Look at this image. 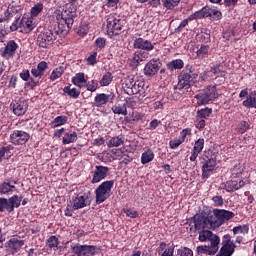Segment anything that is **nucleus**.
Instances as JSON below:
<instances>
[{
  "label": "nucleus",
  "instance_id": "nucleus-55",
  "mask_svg": "<svg viewBox=\"0 0 256 256\" xmlns=\"http://www.w3.org/2000/svg\"><path fill=\"white\" fill-rule=\"evenodd\" d=\"M3 211H9V201L7 198H0V213Z\"/></svg>",
  "mask_w": 256,
  "mask_h": 256
},
{
  "label": "nucleus",
  "instance_id": "nucleus-48",
  "mask_svg": "<svg viewBox=\"0 0 256 256\" xmlns=\"http://www.w3.org/2000/svg\"><path fill=\"white\" fill-rule=\"evenodd\" d=\"M42 11H43V3L39 2L35 4L30 10L31 18L33 19V17H37V15H39V13H41Z\"/></svg>",
  "mask_w": 256,
  "mask_h": 256
},
{
  "label": "nucleus",
  "instance_id": "nucleus-2",
  "mask_svg": "<svg viewBox=\"0 0 256 256\" xmlns=\"http://www.w3.org/2000/svg\"><path fill=\"white\" fill-rule=\"evenodd\" d=\"M201 243H209L205 246H198V253H204V255H215L219 251V244L221 243V238L217 234L210 230H201L198 236Z\"/></svg>",
  "mask_w": 256,
  "mask_h": 256
},
{
  "label": "nucleus",
  "instance_id": "nucleus-27",
  "mask_svg": "<svg viewBox=\"0 0 256 256\" xmlns=\"http://www.w3.org/2000/svg\"><path fill=\"white\" fill-rule=\"evenodd\" d=\"M173 253H175V247L167 246V244L164 242L160 243V245L158 247V255L173 256Z\"/></svg>",
  "mask_w": 256,
  "mask_h": 256
},
{
  "label": "nucleus",
  "instance_id": "nucleus-23",
  "mask_svg": "<svg viewBox=\"0 0 256 256\" xmlns=\"http://www.w3.org/2000/svg\"><path fill=\"white\" fill-rule=\"evenodd\" d=\"M49 69V64L46 61H41L38 63L36 68L31 69V74L33 77L41 78L42 75H45V71Z\"/></svg>",
  "mask_w": 256,
  "mask_h": 256
},
{
  "label": "nucleus",
  "instance_id": "nucleus-57",
  "mask_svg": "<svg viewBox=\"0 0 256 256\" xmlns=\"http://www.w3.org/2000/svg\"><path fill=\"white\" fill-rule=\"evenodd\" d=\"M12 17H15V11L13 10V7H9L4 12V19H5V21H9V19H12Z\"/></svg>",
  "mask_w": 256,
  "mask_h": 256
},
{
  "label": "nucleus",
  "instance_id": "nucleus-50",
  "mask_svg": "<svg viewBox=\"0 0 256 256\" xmlns=\"http://www.w3.org/2000/svg\"><path fill=\"white\" fill-rule=\"evenodd\" d=\"M47 246L50 249H54V251H57V247H59V239L55 236H51L48 240H47Z\"/></svg>",
  "mask_w": 256,
  "mask_h": 256
},
{
  "label": "nucleus",
  "instance_id": "nucleus-40",
  "mask_svg": "<svg viewBox=\"0 0 256 256\" xmlns=\"http://www.w3.org/2000/svg\"><path fill=\"white\" fill-rule=\"evenodd\" d=\"M112 111L115 115H127V105L116 104L112 107Z\"/></svg>",
  "mask_w": 256,
  "mask_h": 256
},
{
  "label": "nucleus",
  "instance_id": "nucleus-9",
  "mask_svg": "<svg viewBox=\"0 0 256 256\" xmlns=\"http://www.w3.org/2000/svg\"><path fill=\"white\" fill-rule=\"evenodd\" d=\"M162 65L163 64L159 58H153L145 64L143 74L146 77H155V75L159 73V69H161Z\"/></svg>",
  "mask_w": 256,
  "mask_h": 256
},
{
  "label": "nucleus",
  "instance_id": "nucleus-19",
  "mask_svg": "<svg viewBox=\"0 0 256 256\" xmlns=\"http://www.w3.org/2000/svg\"><path fill=\"white\" fill-rule=\"evenodd\" d=\"M193 221L195 229H203L202 231H205V229L209 228V216L205 214L195 215Z\"/></svg>",
  "mask_w": 256,
  "mask_h": 256
},
{
  "label": "nucleus",
  "instance_id": "nucleus-60",
  "mask_svg": "<svg viewBox=\"0 0 256 256\" xmlns=\"http://www.w3.org/2000/svg\"><path fill=\"white\" fill-rule=\"evenodd\" d=\"M191 137V128H186L180 133L179 139H183V143H185V139L187 137Z\"/></svg>",
  "mask_w": 256,
  "mask_h": 256
},
{
  "label": "nucleus",
  "instance_id": "nucleus-35",
  "mask_svg": "<svg viewBox=\"0 0 256 256\" xmlns=\"http://www.w3.org/2000/svg\"><path fill=\"white\" fill-rule=\"evenodd\" d=\"M8 200V213H12V211L15 210V207H19L21 205V199H19V196L14 195Z\"/></svg>",
  "mask_w": 256,
  "mask_h": 256
},
{
  "label": "nucleus",
  "instance_id": "nucleus-62",
  "mask_svg": "<svg viewBox=\"0 0 256 256\" xmlns=\"http://www.w3.org/2000/svg\"><path fill=\"white\" fill-rule=\"evenodd\" d=\"M95 45L96 47H98V49H103V47L107 45V40H105V38H97L95 41Z\"/></svg>",
  "mask_w": 256,
  "mask_h": 256
},
{
  "label": "nucleus",
  "instance_id": "nucleus-52",
  "mask_svg": "<svg viewBox=\"0 0 256 256\" xmlns=\"http://www.w3.org/2000/svg\"><path fill=\"white\" fill-rule=\"evenodd\" d=\"M237 127H238V133H240L241 135L249 131V123L247 121H240Z\"/></svg>",
  "mask_w": 256,
  "mask_h": 256
},
{
  "label": "nucleus",
  "instance_id": "nucleus-37",
  "mask_svg": "<svg viewBox=\"0 0 256 256\" xmlns=\"http://www.w3.org/2000/svg\"><path fill=\"white\" fill-rule=\"evenodd\" d=\"M77 141V133L75 131L67 132L62 138L63 145H69L70 143H75Z\"/></svg>",
  "mask_w": 256,
  "mask_h": 256
},
{
  "label": "nucleus",
  "instance_id": "nucleus-49",
  "mask_svg": "<svg viewBox=\"0 0 256 256\" xmlns=\"http://www.w3.org/2000/svg\"><path fill=\"white\" fill-rule=\"evenodd\" d=\"M210 19L211 21H220L223 19V13L221 11L210 8Z\"/></svg>",
  "mask_w": 256,
  "mask_h": 256
},
{
  "label": "nucleus",
  "instance_id": "nucleus-63",
  "mask_svg": "<svg viewBox=\"0 0 256 256\" xmlns=\"http://www.w3.org/2000/svg\"><path fill=\"white\" fill-rule=\"evenodd\" d=\"M195 127L197 129H205V119L197 117V120L195 121Z\"/></svg>",
  "mask_w": 256,
  "mask_h": 256
},
{
  "label": "nucleus",
  "instance_id": "nucleus-45",
  "mask_svg": "<svg viewBox=\"0 0 256 256\" xmlns=\"http://www.w3.org/2000/svg\"><path fill=\"white\" fill-rule=\"evenodd\" d=\"M212 113H213V109L206 107L201 110H198L197 117L198 119H207V117H211Z\"/></svg>",
  "mask_w": 256,
  "mask_h": 256
},
{
  "label": "nucleus",
  "instance_id": "nucleus-41",
  "mask_svg": "<svg viewBox=\"0 0 256 256\" xmlns=\"http://www.w3.org/2000/svg\"><path fill=\"white\" fill-rule=\"evenodd\" d=\"M234 235H239V233H242V235L249 234V224L244 225H238L232 229Z\"/></svg>",
  "mask_w": 256,
  "mask_h": 256
},
{
  "label": "nucleus",
  "instance_id": "nucleus-25",
  "mask_svg": "<svg viewBox=\"0 0 256 256\" xmlns=\"http://www.w3.org/2000/svg\"><path fill=\"white\" fill-rule=\"evenodd\" d=\"M217 162L213 159H209L205 164L202 166V177H209L211 171L215 170Z\"/></svg>",
  "mask_w": 256,
  "mask_h": 256
},
{
  "label": "nucleus",
  "instance_id": "nucleus-4",
  "mask_svg": "<svg viewBox=\"0 0 256 256\" xmlns=\"http://www.w3.org/2000/svg\"><path fill=\"white\" fill-rule=\"evenodd\" d=\"M55 39H57V34L49 29H45L39 33L37 37V45L42 47V49H51L55 43Z\"/></svg>",
  "mask_w": 256,
  "mask_h": 256
},
{
  "label": "nucleus",
  "instance_id": "nucleus-5",
  "mask_svg": "<svg viewBox=\"0 0 256 256\" xmlns=\"http://www.w3.org/2000/svg\"><path fill=\"white\" fill-rule=\"evenodd\" d=\"M195 99H197V105H207L209 101L217 99V88L215 86H208L206 90L200 91L196 94Z\"/></svg>",
  "mask_w": 256,
  "mask_h": 256
},
{
  "label": "nucleus",
  "instance_id": "nucleus-29",
  "mask_svg": "<svg viewBox=\"0 0 256 256\" xmlns=\"http://www.w3.org/2000/svg\"><path fill=\"white\" fill-rule=\"evenodd\" d=\"M109 95L105 93L97 94L94 98V107H103L109 103Z\"/></svg>",
  "mask_w": 256,
  "mask_h": 256
},
{
  "label": "nucleus",
  "instance_id": "nucleus-21",
  "mask_svg": "<svg viewBox=\"0 0 256 256\" xmlns=\"http://www.w3.org/2000/svg\"><path fill=\"white\" fill-rule=\"evenodd\" d=\"M33 29H35L33 18L29 16H23L20 20V33H31Z\"/></svg>",
  "mask_w": 256,
  "mask_h": 256
},
{
  "label": "nucleus",
  "instance_id": "nucleus-16",
  "mask_svg": "<svg viewBox=\"0 0 256 256\" xmlns=\"http://www.w3.org/2000/svg\"><path fill=\"white\" fill-rule=\"evenodd\" d=\"M134 49H140L141 51H153L155 45L152 44L151 40L144 38H136L133 43Z\"/></svg>",
  "mask_w": 256,
  "mask_h": 256
},
{
  "label": "nucleus",
  "instance_id": "nucleus-17",
  "mask_svg": "<svg viewBox=\"0 0 256 256\" xmlns=\"http://www.w3.org/2000/svg\"><path fill=\"white\" fill-rule=\"evenodd\" d=\"M147 59H149V52L138 50L130 59V65L131 67H139V64L143 63V61H147Z\"/></svg>",
  "mask_w": 256,
  "mask_h": 256
},
{
  "label": "nucleus",
  "instance_id": "nucleus-3",
  "mask_svg": "<svg viewBox=\"0 0 256 256\" xmlns=\"http://www.w3.org/2000/svg\"><path fill=\"white\" fill-rule=\"evenodd\" d=\"M113 185H115V181L107 180L96 188L95 195L97 205H101V203H104V201H107V199L111 197Z\"/></svg>",
  "mask_w": 256,
  "mask_h": 256
},
{
  "label": "nucleus",
  "instance_id": "nucleus-39",
  "mask_svg": "<svg viewBox=\"0 0 256 256\" xmlns=\"http://www.w3.org/2000/svg\"><path fill=\"white\" fill-rule=\"evenodd\" d=\"M67 116H58L51 123V128L56 129V127H61V125H65L67 123Z\"/></svg>",
  "mask_w": 256,
  "mask_h": 256
},
{
  "label": "nucleus",
  "instance_id": "nucleus-58",
  "mask_svg": "<svg viewBox=\"0 0 256 256\" xmlns=\"http://www.w3.org/2000/svg\"><path fill=\"white\" fill-rule=\"evenodd\" d=\"M181 144H183V139L180 138L173 139L169 142L170 149H177Z\"/></svg>",
  "mask_w": 256,
  "mask_h": 256
},
{
  "label": "nucleus",
  "instance_id": "nucleus-36",
  "mask_svg": "<svg viewBox=\"0 0 256 256\" xmlns=\"http://www.w3.org/2000/svg\"><path fill=\"white\" fill-rule=\"evenodd\" d=\"M185 63L181 59L172 60L167 63V69L169 71H175L177 69H183Z\"/></svg>",
  "mask_w": 256,
  "mask_h": 256
},
{
  "label": "nucleus",
  "instance_id": "nucleus-34",
  "mask_svg": "<svg viewBox=\"0 0 256 256\" xmlns=\"http://www.w3.org/2000/svg\"><path fill=\"white\" fill-rule=\"evenodd\" d=\"M153 159H155V153H153V150L147 149L142 153L141 163L142 165H147V163H151Z\"/></svg>",
  "mask_w": 256,
  "mask_h": 256
},
{
  "label": "nucleus",
  "instance_id": "nucleus-53",
  "mask_svg": "<svg viewBox=\"0 0 256 256\" xmlns=\"http://www.w3.org/2000/svg\"><path fill=\"white\" fill-rule=\"evenodd\" d=\"M143 117H144L143 114H141L137 111H132V113L130 114V118L128 119V123L141 121V119H143Z\"/></svg>",
  "mask_w": 256,
  "mask_h": 256
},
{
  "label": "nucleus",
  "instance_id": "nucleus-38",
  "mask_svg": "<svg viewBox=\"0 0 256 256\" xmlns=\"http://www.w3.org/2000/svg\"><path fill=\"white\" fill-rule=\"evenodd\" d=\"M63 92L69 97H72V99H78L81 95V91H79L77 88H71V86L64 87Z\"/></svg>",
  "mask_w": 256,
  "mask_h": 256
},
{
  "label": "nucleus",
  "instance_id": "nucleus-26",
  "mask_svg": "<svg viewBox=\"0 0 256 256\" xmlns=\"http://www.w3.org/2000/svg\"><path fill=\"white\" fill-rule=\"evenodd\" d=\"M72 83L79 89H83L87 85V79H85V73L79 72L74 77H72Z\"/></svg>",
  "mask_w": 256,
  "mask_h": 256
},
{
  "label": "nucleus",
  "instance_id": "nucleus-11",
  "mask_svg": "<svg viewBox=\"0 0 256 256\" xmlns=\"http://www.w3.org/2000/svg\"><path fill=\"white\" fill-rule=\"evenodd\" d=\"M31 139V135L23 130H14L10 134V143L13 145H25Z\"/></svg>",
  "mask_w": 256,
  "mask_h": 256
},
{
  "label": "nucleus",
  "instance_id": "nucleus-30",
  "mask_svg": "<svg viewBox=\"0 0 256 256\" xmlns=\"http://www.w3.org/2000/svg\"><path fill=\"white\" fill-rule=\"evenodd\" d=\"M208 221V227H213L214 229L223 225L221 218L217 215V209L214 210V215L208 216Z\"/></svg>",
  "mask_w": 256,
  "mask_h": 256
},
{
  "label": "nucleus",
  "instance_id": "nucleus-7",
  "mask_svg": "<svg viewBox=\"0 0 256 256\" xmlns=\"http://www.w3.org/2000/svg\"><path fill=\"white\" fill-rule=\"evenodd\" d=\"M70 249L75 256H93L99 251V248H97V246L81 245L79 243L72 244L70 246Z\"/></svg>",
  "mask_w": 256,
  "mask_h": 256
},
{
  "label": "nucleus",
  "instance_id": "nucleus-32",
  "mask_svg": "<svg viewBox=\"0 0 256 256\" xmlns=\"http://www.w3.org/2000/svg\"><path fill=\"white\" fill-rule=\"evenodd\" d=\"M217 215L220 218L222 225H223V223H225V221H229L230 219H233V217H235V213H233L232 211H229V210L217 209Z\"/></svg>",
  "mask_w": 256,
  "mask_h": 256
},
{
  "label": "nucleus",
  "instance_id": "nucleus-6",
  "mask_svg": "<svg viewBox=\"0 0 256 256\" xmlns=\"http://www.w3.org/2000/svg\"><path fill=\"white\" fill-rule=\"evenodd\" d=\"M122 29H123V24L121 23V19H117L112 14L107 16L106 31L109 37H115V35H119Z\"/></svg>",
  "mask_w": 256,
  "mask_h": 256
},
{
  "label": "nucleus",
  "instance_id": "nucleus-44",
  "mask_svg": "<svg viewBox=\"0 0 256 256\" xmlns=\"http://www.w3.org/2000/svg\"><path fill=\"white\" fill-rule=\"evenodd\" d=\"M123 143H125V140L122 137H112L108 142V147H120V145H123Z\"/></svg>",
  "mask_w": 256,
  "mask_h": 256
},
{
  "label": "nucleus",
  "instance_id": "nucleus-59",
  "mask_svg": "<svg viewBox=\"0 0 256 256\" xmlns=\"http://www.w3.org/2000/svg\"><path fill=\"white\" fill-rule=\"evenodd\" d=\"M97 63V52H93L88 58H87V65H95Z\"/></svg>",
  "mask_w": 256,
  "mask_h": 256
},
{
  "label": "nucleus",
  "instance_id": "nucleus-47",
  "mask_svg": "<svg viewBox=\"0 0 256 256\" xmlns=\"http://www.w3.org/2000/svg\"><path fill=\"white\" fill-rule=\"evenodd\" d=\"M113 159L116 161H121L124 159V161H127V154H124L121 149H114L112 150Z\"/></svg>",
  "mask_w": 256,
  "mask_h": 256
},
{
  "label": "nucleus",
  "instance_id": "nucleus-8",
  "mask_svg": "<svg viewBox=\"0 0 256 256\" xmlns=\"http://www.w3.org/2000/svg\"><path fill=\"white\" fill-rule=\"evenodd\" d=\"M91 201H93L91 194L84 193L73 196L70 203L72 204L73 209L77 210L84 209V207H89V205H91Z\"/></svg>",
  "mask_w": 256,
  "mask_h": 256
},
{
  "label": "nucleus",
  "instance_id": "nucleus-54",
  "mask_svg": "<svg viewBox=\"0 0 256 256\" xmlns=\"http://www.w3.org/2000/svg\"><path fill=\"white\" fill-rule=\"evenodd\" d=\"M123 212L125 213V215L127 217H130L131 219H137V217H139V212H137V210H133L131 208H125L123 210Z\"/></svg>",
  "mask_w": 256,
  "mask_h": 256
},
{
  "label": "nucleus",
  "instance_id": "nucleus-18",
  "mask_svg": "<svg viewBox=\"0 0 256 256\" xmlns=\"http://www.w3.org/2000/svg\"><path fill=\"white\" fill-rule=\"evenodd\" d=\"M17 181L15 180H6L2 184H0V195H12L17 191Z\"/></svg>",
  "mask_w": 256,
  "mask_h": 256
},
{
  "label": "nucleus",
  "instance_id": "nucleus-14",
  "mask_svg": "<svg viewBox=\"0 0 256 256\" xmlns=\"http://www.w3.org/2000/svg\"><path fill=\"white\" fill-rule=\"evenodd\" d=\"M25 245V240H19L17 237L11 238L6 242V249L11 253V255H15V253L19 252V250Z\"/></svg>",
  "mask_w": 256,
  "mask_h": 256
},
{
  "label": "nucleus",
  "instance_id": "nucleus-10",
  "mask_svg": "<svg viewBox=\"0 0 256 256\" xmlns=\"http://www.w3.org/2000/svg\"><path fill=\"white\" fill-rule=\"evenodd\" d=\"M125 87L127 89L128 95H137V93H141V91H143L145 82L135 78H127L125 80Z\"/></svg>",
  "mask_w": 256,
  "mask_h": 256
},
{
  "label": "nucleus",
  "instance_id": "nucleus-13",
  "mask_svg": "<svg viewBox=\"0 0 256 256\" xmlns=\"http://www.w3.org/2000/svg\"><path fill=\"white\" fill-rule=\"evenodd\" d=\"M107 173H109V167L96 166L95 169L92 171L91 183H100V181H103V179L107 177Z\"/></svg>",
  "mask_w": 256,
  "mask_h": 256
},
{
  "label": "nucleus",
  "instance_id": "nucleus-12",
  "mask_svg": "<svg viewBox=\"0 0 256 256\" xmlns=\"http://www.w3.org/2000/svg\"><path fill=\"white\" fill-rule=\"evenodd\" d=\"M17 49H19V44H17L15 40H10L6 43L5 47L2 48L0 55L4 57V59H13L15 53H17Z\"/></svg>",
  "mask_w": 256,
  "mask_h": 256
},
{
  "label": "nucleus",
  "instance_id": "nucleus-15",
  "mask_svg": "<svg viewBox=\"0 0 256 256\" xmlns=\"http://www.w3.org/2000/svg\"><path fill=\"white\" fill-rule=\"evenodd\" d=\"M10 107L14 115H17L18 117L27 113V102H25V100H14L10 104Z\"/></svg>",
  "mask_w": 256,
  "mask_h": 256
},
{
  "label": "nucleus",
  "instance_id": "nucleus-33",
  "mask_svg": "<svg viewBox=\"0 0 256 256\" xmlns=\"http://www.w3.org/2000/svg\"><path fill=\"white\" fill-rule=\"evenodd\" d=\"M203 147H205V139L199 138L194 144L193 161H195V159H197V156L199 155V153H201V151H203Z\"/></svg>",
  "mask_w": 256,
  "mask_h": 256
},
{
  "label": "nucleus",
  "instance_id": "nucleus-64",
  "mask_svg": "<svg viewBox=\"0 0 256 256\" xmlns=\"http://www.w3.org/2000/svg\"><path fill=\"white\" fill-rule=\"evenodd\" d=\"M89 32V27L86 24H81L78 28L79 35H87Z\"/></svg>",
  "mask_w": 256,
  "mask_h": 256
},
{
  "label": "nucleus",
  "instance_id": "nucleus-51",
  "mask_svg": "<svg viewBox=\"0 0 256 256\" xmlns=\"http://www.w3.org/2000/svg\"><path fill=\"white\" fill-rule=\"evenodd\" d=\"M209 53V45L201 46L199 50H197L196 55L199 57V59H204V57H207Z\"/></svg>",
  "mask_w": 256,
  "mask_h": 256
},
{
  "label": "nucleus",
  "instance_id": "nucleus-43",
  "mask_svg": "<svg viewBox=\"0 0 256 256\" xmlns=\"http://www.w3.org/2000/svg\"><path fill=\"white\" fill-rule=\"evenodd\" d=\"M113 81V74L111 72H107L102 76V79L100 80L101 87H107L111 85V82Z\"/></svg>",
  "mask_w": 256,
  "mask_h": 256
},
{
  "label": "nucleus",
  "instance_id": "nucleus-56",
  "mask_svg": "<svg viewBox=\"0 0 256 256\" xmlns=\"http://www.w3.org/2000/svg\"><path fill=\"white\" fill-rule=\"evenodd\" d=\"M181 0H165L164 5L167 9H173L179 5Z\"/></svg>",
  "mask_w": 256,
  "mask_h": 256
},
{
  "label": "nucleus",
  "instance_id": "nucleus-28",
  "mask_svg": "<svg viewBox=\"0 0 256 256\" xmlns=\"http://www.w3.org/2000/svg\"><path fill=\"white\" fill-rule=\"evenodd\" d=\"M237 249L235 244H222V247L219 251V256H232Z\"/></svg>",
  "mask_w": 256,
  "mask_h": 256
},
{
  "label": "nucleus",
  "instance_id": "nucleus-61",
  "mask_svg": "<svg viewBox=\"0 0 256 256\" xmlns=\"http://www.w3.org/2000/svg\"><path fill=\"white\" fill-rule=\"evenodd\" d=\"M215 207H222L223 205V197L222 196H214L212 198Z\"/></svg>",
  "mask_w": 256,
  "mask_h": 256
},
{
  "label": "nucleus",
  "instance_id": "nucleus-42",
  "mask_svg": "<svg viewBox=\"0 0 256 256\" xmlns=\"http://www.w3.org/2000/svg\"><path fill=\"white\" fill-rule=\"evenodd\" d=\"M63 73H65V68L63 66L55 68L50 75V80L57 81V79H59Z\"/></svg>",
  "mask_w": 256,
  "mask_h": 256
},
{
  "label": "nucleus",
  "instance_id": "nucleus-24",
  "mask_svg": "<svg viewBox=\"0 0 256 256\" xmlns=\"http://www.w3.org/2000/svg\"><path fill=\"white\" fill-rule=\"evenodd\" d=\"M246 109H256V91L249 92L247 99L242 102Z\"/></svg>",
  "mask_w": 256,
  "mask_h": 256
},
{
  "label": "nucleus",
  "instance_id": "nucleus-20",
  "mask_svg": "<svg viewBox=\"0 0 256 256\" xmlns=\"http://www.w3.org/2000/svg\"><path fill=\"white\" fill-rule=\"evenodd\" d=\"M241 187H245V181H243V179H234L224 183V189L227 191V193L239 191Z\"/></svg>",
  "mask_w": 256,
  "mask_h": 256
},
{
  "label": "nucleus",
  "instance_id": "nucleus-22",
  "mask_svg": "<svg viewBox=\"0 0 256 256\" xmlns=\"http://www.w3.org/2000/svg\"><path fill=\"white\" fill-rule=\"evenodd\" d=\"M191 78H192L191 69L183 71L178 83L179 87H182V89H189V87H191V84H190Z\"/></svg>",
  "mask_w": 256,
  "mask_h": 256
},
{
  "label": "nucleus",
  "instance_id": "nucleus-1",
  "mask_svg": "<svg viewBox=\"0 0 256 256\" xmlns=\"http://www.w3.org/2000/svg\"><path fill=\"white\" fill-rule=\"evenodd\" d=\"M78 0H68L65 6H60L55 11L56 21L60 31H67L73 27L75 17H77Z\"/></svg>",
  "mask_w": 256,
  "mask_h": 256
},
{
  "label": "nucleus",
  "instance_id": "nucleus-46",
  "mask_svg": "<svg viewBox=\"0 0 256 256\" xmlns=\"http://www.w3.org/2000/svg\"><path fill=\"white\" fill-rule=\"evenodd\" d=\"M85 87H86L87 91H90L91 93H95V91H97L99 89V81L90 80L87 82V80H86Z\"/></svg>",
  "mask_w": 256,
  "mask_h": 256
},
{
  "label": "nucleus",
  "instance_id": "nucleus-31",
  "mask_svg": "<svg viewBox=\"0 0 256 256\" xmlns=\"http://www.w3.org/2000/svg\"><path fill=\"white\" fill-rule=\"evenodd\" d=\"M211 16V7L205 6L202 9L194 12L193 19H205Z\"/></svg>",
  "mask_w": 256,
  "mask_h": 256
}]
</instances>
